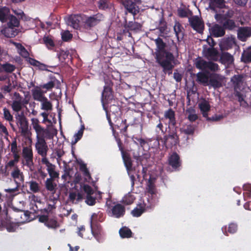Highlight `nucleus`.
Listing matches in <instances>:
<instances>
[{
  "label": "nucleus",
  "mask_w": 251,
  "mask_h": 251,
  "mask_svg": "<svg viewBox=\"0 0 251 251\" xmlns=\"http://www.w3.org/2000/svg\"><path fill=\"white\" fill-rule=\"evenodd\" d=\"M16 124L19 127L22 135L26 136L28 134V123L23 112L15 115Z\"/></svg>",
  "instance_id": "39448f33"
},
{
  "label": "nucleus",
  "mask_w": 251,
  "mask_h": 251,
  "mask_svg": "<svg viewBox=\"0 0 251 251\" xmlns=\"http://www.w3.org/2000/svg\"><path fill=\"white\" fill-rule=\"evenodd\" d=\"M3 33L8 38H12L18 33V31L15 27L8 26L2 30Z\"/></svg>",
  "instance_id": "f704fd0d"
},
{
  "label": "nucleus",
  "mask_w": 251,
  "mask_h": 251,
  "mask_svg": "<svg viewBox=\"0 0 251 251\" xmlns=\"http://www.w3.org/2000/svg\"><path fill=\"white\" fill-rule=\"evenodd\" d=\"M95 17H88L84 22H82L83 25L85 27H91L96 25L100 21Z\"/></svg>",
  "instance_id": "4c0bfd02"
},
{
  "label": "nucleus",
  "mask_w": 251,
  "mask_h": 251,
  "mask_svg": "<svg viewBox=\"0 0 251 251\" xmlns=\"http://www.w3.org/2000/svg\"><path fill=\"white\" fill-rule=\"evenodd\" d=\"M210 73L204 72H200L197 74L196 81L200 84H201L204 86H207Z\"/></svg>",
  "instance_id": "c756f323"
},
{
  "label": "nucleus",
  "mask_w": 251,
  "mask_h": 251,
  "mask_svg": "<svg viewBox=\"0 0 251 251\" xmlns=\"http://www.w3.org/2000/svg\"><path fill=\"white\" fill-rule=\"evenodd\" d=\"M45 226L49 228L55 229L59 226V224L55 219H49Z\"/></svg>",
  "instance_id": "864d4df0"
},
{
  "label": "nucleus",
  "mask_w": 251,
  "mask_h": 251,
  "mask_svg": "<svg viewBox=\"0 0 251 251\" xmlns=\"http://www.w3.org/2000/svg\"><path fill=\"white\" fill-rule=\"evenodd\" d=\"M41 162L43 164L46 165L50 178H59V174L55 170L56 166L55 165L51 163L47 158H42Z\"/></svg>",
  "instance_id": "4468645a"
},
{
  "label": "nucleus",
  "mask_w": 251,
  "mask_h": 251,
  "mask_svg": "<svg viewBox=\"0 0 251 251\" xmlns=\"http://www.w3.org/2000/svg\"><path fill=\"white\" fill-rule=\"evenodd\" d=\"M126 120H121L120 119H117L115 122L114 125V128H117L120 130V132L125 135H126L127 127L129 125H127Z\"/></svg>",
  "instance_id": "393cba45"
},
{
  "label": "nucleus",
  "mask_w": 251,
  "mask_h": 251,
  "mask_svg": "<svg viewBox=\"0 0 251 251\" xmlns=\"http://www.w3.org/2000/svg\"><path fill=\"white\" fill-rule=\"evenodd\" d=\"M111 82L103 87V90L101 94V101L103 109L106 110V105L108 104L113 99L112 88L110 86Z\"/></svg>",
  "instance_id": "6e6552de"
},
{
  "label": "nucleus",
  "mask_w": 251,
  "mask_h": 251,
  "mask_svg": "<svg viewBox=\"0 0 251 251\" xmlns=\"http://www.w3.org/2000/svg\"><path fill=\"white\" fill-rule=\"evenodd\" d=\"M3 119L6 121H8L10 123V125L11 127L13 130H15L14 125L11 123L12 122L14 121L13 115L11 114L9 110L6 107L3 108Z\"/></svg>",
  "instance_id": "58836bf2"
},
{
  "label": "nucleus",
  "mask_w": 251,
  "mask_h": 251,
  "mask_svg": "<svg viewBox=\"0 0 251 251\" xmlns=\"http://www.w3.org/2000/svg\"><path fill=\"white\" fill-rule=\"evenodd\" d=\"M55 86V83L53 81H50L48 83L44 84L41 86L42 88L46 89L47 90H50L53 88Z\"/></svg>",
  "instance_id": "338daca9"
},
{
  "label": "nucleus",
  "mask_w": 251,
  "mask_h": 251,
  "mask_svg": "<svg viewBox=\"0 0 251 251\" xmlns=\"http://www.w3.org/2000/svg\"><path fill=\"white\" fill-rule=\"evenodd\" d=\"M65 19L68 25L72 27L75 29H80L81 25H83L80 19H82V17H67Z\"/></svg>",
  "instance_id": "6ab92c4d"
},
{
  "label": "nucleus",
  "mask_w": 251,
  "mask_h": 251,
  "mask_svg": "<svg viewBox=\"0 0 251 251\" xmlns=\"http://www.w3.org/2000/svg\"><path fill=\"white\" fill-rule=\"evenodd\" d=\"M241 60L245 64L251 63V46L243 51L241 55Z\"/></svg>",
  "instance_id": "473e14b6"
},
{
  "label": "nucleus",
  "mask_w": 251,
  "mask_h": 251,
  "mask_svg": "<svg viewBox=\"0 0 251 251\" xmlns=\"http://www.w3.org/2000/svg\"><path fill=\"white\" fill-rule=\"evenodd\" d=\"M169 165L176 171L178 170L181 166V161L179 155L176 152H173L168 159Z\"/></svg>",
  "instance_id": "412c9836"
},
{
  "label": "nucleus",
  "mask_w": 251,
  "mask_h": 251,
  "mask_svg": "<svg viewBox=\"0 0 251 251\" xmlns=\"http://www.w3.org/2000/svg\"><path fill=\"white\" fill-rule=\"evenodd\" d=\"M117 141L119 150L121 152L122 159L127 173H129V172L130 171H135V168L133 167V161L130 154L124 150L123 144L120 139H117Z\"/></svg>",
  "instance_id": "20e7f679"
},
{
  "label": "nucleus",
  "mask_w": 251,
  "mask_h": 251,
  "mask_svg": "<svg viewBox=\"0 0 251 251\" xmlns=\"http://www.w3.org/2000/svg\"><path fill=\"white\" fill-rule=\"evenodd\" d=\"M119 234L122 238H128L132 236V232L129 228L125 226L119 230Z\"/></svg>",
  "instance_id": "ea45409f"
},
{
  "label": "nucleus",
  "mask_w": 251,
  "mask_h": 251,
  "mask_svg": "<svg viewBox=\"0 0 251 251\" xmlns=\"http://www.w3.org/2000/svg\"><path fill=\"white\" fill-rule=\"evenodd\" d=\"M182 29L181 25L179 23H176L174 27L176 36L178 42L181 41L184 37V34L182 31Z\"/></svg>",
  "instance_id": "e433bc0d"
},
{
  "label": "nucleus",
  "mask_w": 251,
  "mask_h": 251,
  "mask_svg": "<svg viewBox=\"0 0 251 251\" xmlns=\"http://www.w3.org/2000/svg\"><path fill=\"white\" fill-rule=\"evenodd\" d=\"M237 230V225L234 223H231L229 224L227 232L229 233L233 234L236 232Z\"/></svg>",
  "instance_id": "0e129e2a"
},
{
  "label": "nucleus",
  "mask_w": 251,
  "mask_h": 251,
  "mask_svg": "<svg viewBox=\"0 0 251 251\" xmlns=\"http://www.w3.org/2000/svg\"><path fill=\"white\" fill-rule=\"evenodd\" d=\"M7 18H10L9 21L7 23V25L13 27H18L19 25V21L17 17H0V21L2 22H5Z\"/></svg>",
  "instance_id": "72a5a7b5"
},
{
  "label": "nucleus",
  "mask_w": 251,
  "mask_h": 251,
  "mask_svg": "<svg viewBox=\"0 0 251 251\" xmlns=\"http://www.w3.org/2000/svg\"><path fill=\"white\" fill-rule=\"evenodd\" d=\"M35 149L38 153L42 157V158H47L49 149L45 139H37L35 143Z\"/></svg>",
  "instance_id": "ddd939ff"
},
{
  "label": "nucleus",
  "mask_w": 251,
  "mask_h": 251,
  "mask_svg": "<svg viewBox=\"0 0 251 251\" xmlns=\"http://www.w3.org/2000/svg\"><path fill=\"white\" fill-rule=\"evenodd\" d=\"M105 219V215L101 212L99 211L98 213H94L92 214L90 219V224H100V222H103Z\"/></svg>",
  "instance_id": "c85d7f7f"
},
{
  "label": "nucleus",
  "mask_w": 251,
  "mask_h": 251,
  "mask_svg": "<svg viewBox=\"0 0 251 251\" xmlns=\"http://www.w3.org/2000/svg\"><path fill=\"white\" fill-rule=\"evenodd\" d=\"M230 81L232 83L234 92L241 91L244 81L243 75H235L231 78Z\"/></svg>",
  "instance_id": "a211bd4d"
},
{
  "label": "nucleus",
  "mask_w": 251,
  "mask_h": 251,
  "mask_svg": "<svg viewBox=\"0 0 251 251\" xmlns=\"http://www.w3.org/2000/svg\"><path fill=\"white\" fill-rule=\"evenodd\" d=\"M191 27L199 33L203 32L204 24L201 17H188Z\"/></svg>",
  "instance_id": "1a4fd4ad"
},
{
  "label": "nucleus",
  "mask_w": 251,
  "mask_h": 251,
  "mask_svg": "<svg viewBox=\"0 0 251 251\" xmlns=\"http://www.w3.org/2000/svg\"><path fill=\"white\" fill-rule=\"evenodd\" d=\"M211 9L215 11L216 14L215 16H232L234 14H239L238 10L236 9L234 11L231 9H229L228 7L225 6V4L222 6L219 7H214L211 8Z\"/></svg>",
  "instance_id": "9b49d317"
},
{
  "label": "nucleus",
  "mask_w": 251,
  "mask_h": 251,
  "mask_svg": "<svg viewBox=\"0 0 251 251\" xmlns=\"http://www.w3.org/2000/svg\"><path fill=\"white\" fill-rule=\"evenodd\" d=\"M40 102H41V109L42 110L49 111L52 109V103L48 100L47 98H45Z\"/></svg>",
  "instance_id": "79ce46f5"
},
{
  "label": "nucleus",
  "mask_w": 251,
  "mask_h": 251,
  "mask_svg": "<svg viewBox=\"0 0 251 251\" xmlns=\"http://www.w3.org/2000/svg\"><path fill=\"white\" fill-rule=\"evenodd\" d=\"M130 126L138 128L139 131L142 132L143 130L142 117L141 116H139L138 117L134 118V120L130 124Z\"/></svg>",
  "instance_id": "a18cd8bd"
},
{
  "label": "nucleus",
  "mask_w": 251,
  "mask_h": 251,
  "mask_svg": "<svg viewBox=\"0 0 251 251\" xmlns=\"http://www.w3.org/2000/svg\"><path fill=\"white\" fill-rule=\"evenodd\" d=\"M194 110L192 108H190L186 111L187 112L189 113L188 116V119L191 122H195L198 118V115L194 113Z\"/></svg>",
  "instance_id": "6e6d98bb"
},
{
  "label": "nucleus",
  "mask_w": 251,
  "mask_h": 251,
  "mask_svg": "<svg viewBox=\"0 0 251 251\" xmlns=\"http://www.w3.org/2000/svg\"><path fill=\"white\" fill-rule=\"evenodd\" d=\"M147 191L149 193L153 195L156 193V188L154 182L151 177H150L147 183Z\"/></svg>",
  "instance_id": "49530a36"
},
{
  "label": "nucleus",
  "mask_w": 251,
  "mask_h": 251,
  "mask_svg": "<svg viewBox=\"0 0 251 251\" xmlns=\"http://www.w3.org/2000/svg\"><path fill=\"white\" fill-rule=\"evenodd\" d=\"M210 8H213V6L215 7H219L224 5V0H210ZM214 7H213L214 8Z\"/></svg>",
  "instance_id": "680f3d73"
},
{
  "label": "nucleus",
  "mask_w": 251,
  "mask_h": 251,
  "mask_svg": "<svg viewBox=\"0 0 251 251\" xmlns=\"http://www.w3.org/2000/svg\"><path fill=\"white\" fill-rule=\"evenodd\" d=\"M43 41L49 50H52L55 46V43L51 37L45 36Z\"/></svg>",
  "instance_id": "a19ab883"
},
{
  "label": "nucleus",
  "mask_w": 251,
  "mask_h": 251,
  "mask_svg": "<svg viewBox=\"0 0 251 251\" xmlns=\"http://www.w3.org/2000/svg\"><path fill=\"white\" fill-rule=\"evenodd\" d=\"M0 66H1V69L7 73H11L16 69L15 66L9 63H5L3 64L0 63Z\"/></svg>",
  "instance_id": "de8ad7c7"
},
{
  "label": "nucleus",
  "mask_w": 251,
  "mask_h": 251,
  "mask_svg": "<svg viewBox=\"0 0 251 251\" xmlns=\"http://www.w3.org/2000/svg\"><path fill=\"white\" fill-rule=\"evenodd\" d=\"M195 130V126L192 125H188L180 128V131L182 133L186 135H192L194 134Z\"/></svg>",
  "instance_id": "37998d69"
},
{
  "label": "nucleus",
  "mask_w": 251,
  "mask_h": 251,
  "mask_svg": "<svg viewBox=\"0 0 251 251\" xmlns=\"http://www.w3.org/2000/svg\"><path fill=\"white\" fill-rule=\"evenodd\" d=\"M91 231L94 237L100 242L101 241V237L103 233L102 226L100 224H90Z\"/></svg>",
  "instance_id": "aec40b11"
},
{
  "label": "nucleus",
  "mask_w": 251,
  "mask_h": 251,
  "mask_svg": "<svg viewBox=\"0 0 251 251\" xmlns=\"http://www.w3.org/2000/svg\"><path fill=\"white\" fill-rule=\"evenodd\" d=\"M17 47L19 49L20 54L24 58H26L29 57V52L21 44H17Z\"/></svg>",
  "instance_id": "603ef678"
},
{
  "label": "nucleus",
  "mask_w": 251,
  "mask_h": 251,
  "mask_svg": "<svg viewBox=\"0 0 251 251\" xmlns=\"http://www.w3.org/2000/svg\"><path fill=\"white\" fill-rule=\"evenodd\" d=\"M135 199L134 196L129 193L123 198V202L126 205H130L134 202Z\"/></svg>",
  "instance_id": "3c124183"
},
{
  "label": "nucleus",
  "mask_w": 251,
  "mask_h": 251,
  "mask_svg": "<svg viewBox=\"0 0 251 251\" xmlns=\"http://www.w3.org/2000/svg\"><path fill=\"white\" fill-rule=\"evenodd\" d=\"M11 151L13 153L19 152V150L18 149L17 143L16 139H15L12 141L11 143Z\"/></svg>",
  "instance_id": "69168bd1"
},
{
  "label": "nucleus",
  "mask_w": 251,
  "mask_h": 251,
  "mask_svg": "<svg viewBox=\"0 0 251 251\" xmlns=\"http://www.w3.org/2000/svg\"><path fill=\"white\" fill-rule=\"evenodd\" d=\"M203 53L205 57L207 58H210L211 59H215L218 54V52L217 50L214 48H209L206 50H203Z\"/></svg>",
  "instance_id": "c9c22d12"
},
{
  "label": "nucleus",
  "mask_w": 251,
  "mask_h": 251,
  "mask_svg": "<svg viewBox=\"0 0 251 251\" xmlns=\"http://www.w3.org/2000/svg\"><path fill=\"white\" fill-rule=\"evenodd\" d=\"M56 178H48L45 182V186L46 190L54 195L56 190L57 184L54 182Z\"/></svg>",
  "instance_id": "cd10ccee"
},
{
  "label": "nucleus",
  "mask_w": 251,
  "mask_h": 251,
  "mask_svg": "<svg viewBox=\"0 0 251 251\" xmlns=\"http://www.w3.org/2000/svg\"><path fill=\"white\" fill-rule=\"evenodd\" d=\"M30 190L34 193H37L40 191V186L38 183L35 181H30L28 182Z\"/></svg>",
  "instance_id": "8fccbe9b"
},
{
  "label": "nucleus",
  "mask_w": 251,
  "mask_h": 251,
  "mask_svg": "<svg viewBox=\"0 0 251 251\" xmlns=\"http://www.w3.org/2000/svg\"><path fill=\"white\" fill-rule=\"evenodd\" d=\"M22 155L25 160L26 165L31 168L33 165V155L32 149L30 147H25L23 149Z\"/></svg>",
  "instance_id": "dca6fc26"
},
{
  "label": "nucleus",
  "mask_w": 251,
  "mask_h": 251,
  "mask_svg": "<svg viewBox=\"0 0 251 251\" xmlns=\"http://www.w3.org/2000/svg\"><path fill=\"white\" fill-rule=\"evenodd\" d=\"M199 107L203 117L206 118L207 121H218L222 118V116L215 115L211 118L208 117V112L210 109V105L207 100H204L199 103Z\"/></svg>",
  "instance_id": "423d86ee"
},
{
  "label": "nucleus",
  "mask_w": 251,
  "mask_h": 251,
  "mask_svg": "<svg viewBox=\"0 0 251 251\" xmlns=\"http://www.w3.org/2000/svg\"><path fill=\"white\" fill-rule=\"evenodd\" d=\"M178 16H192L191 11L186 7H180L177 10Z\"/></svg>",
  "instance_id": "5fc2aeb1"
},
{
  "label": "nucleus",
  "mask_w": 251,
  "mask_h": 251,
  "mask_svg": "<svg viewBox=\"0 0 251 251\" xmlns=\"http://www.w3.org/2000/svg\"><path fill=\"white\" fill-rule=\"evenodd\" d=\"M31 92L33 98L35 100L41 101L46 98L44 95V92L38 86L32 89Z\"/></svg>",
  "instance_id": "7c9ffc66"
},
{
  "label": "nucleus",
  "mask_w": 251,
  "mask_h": 251,
  "mask_svg": "<svg viewBox=\"0 0 251 251\" xmlns=\"http://www.w3.org/2000/svg\"><path fill=\"white\" fill-rule=\"evenodd\" d=\"M195 65L197 69L206 73H209V71L216 72L220 70L217 63L212 61H207L201 58L196 59Z\"/></svg>",
  "instance_id": "7ed1b4c3"
},
{
  "label": "nucleus",
  "mask_w": 251,
  "mask_h": 251,
  "mask_svg": "<svg viewBox=\"0 0 251 251\" xmlns=\"http://www.w3.org/2000/svg\"><path fill=\"white\" fill-rule=\"evenodd\" d=\"M31 121L33 128L37 134L36 139H45L46 135L49 133V130L39 125V121L37 119H32Z\"/></svg>",
  "instance_id": "f8f14e48"
},
{
  "label": "nucleus",
  "mask_w": 251,
  "mask_h": 251,
  "mask_svg": "<svg viewBox=\"0 0 251 251\" xmlns=\"http://www.w3.org/2000/svg\"><path fill=\"white\" fill-rule=\"evenodd\" d=\"M175 112L172 109L169 108L164 112V117L162 118L161 121L164 119H168V129L172 128L171 126H175L176 125V121L175 117Z\"/></svg>",
  "instance_id": "f3484780"
},
{
  "label": "nucleus",
  "mask_w": 251,
  "mask_h": 251,
  "mask_svg": "<svg viewBox=\"0 0 251 251\" xmlns=\"http://www.w3.org/2000/svg\"><path fill=\"white\" fill-rule=\"evenodd\" d=\"M83 190L86 194V195H93L94 193V191L93 188L88 184L84 185Z\"/></svg>",
  "instance_id": "e2e57ef3"
},
{
  "label": "nucleus",
  "mask_w": 251,
  "mask_h": 251,
  "mask_svg": "<svg viewBox=\"0 0 251 251\" xmlns=\"http://www.w3.org/2000/svg\"><path fill=\"white\" fill-rule=\"evenodd\" d=\"M224 79V77L220 74L215 72L210 73L207 86L213 87L215 89L219 88L222 86Z\"/></svg>",
  "instance_id": "0eeeda50"
},
{
  "label": "nucleus",
  "mask_w": 251,
  "mask_h": 251,
  "mask_svg": "<svg viewBox=\"0 0 251 251\" xmlns=\"http://www.w3.org/2000/svg\"><path fill=\"white\" fill-rule=\"evenodd\" d=\"M211 34L215 37L223 36L225 34V30L223 26L215 24L210 29Z\"/></svg>",
  "instance_id": "bb28decb"
},
{
  "label": "nucleus",
  "mask_w": 251,
  "mask_h": 251,
  "mask_svg": "<svg viewBox=\"0 0 251 251\" xmlns=\"http://www.w3.org/2000/svg\"><path fill=\"white\" fill-rule=\"evenodd\" d=\"M85 201L88 205H94L96 203V198L92 195H86Z\"/></svg>",
  "instance_id": "4d7b16f0"
},
{
  "label": "nucleus",
  "mask_w": 251,
  "mask_h": 251,
  "mask_svg": "<svg viewBox=\"0 0 251 251\" xmlns=\"http://www.w3.org/2000/svg\"><path fill=\"white\" fill-rule=\"evenodd\" d=\"M217 20H219L221 19V18L223 17H215ZM224 19L223 21V26L225 29H227L229 30H232L234 29L236 27H237L235 21L233 20L230 19L228 18L229 17H224Z\"/></svg>",
  "instance_id": "4be33fe9"
},
{
  "label": "nucleus",
  "mask_w": 251,
  "mask_h": 251,
  "mask_svg": "<svg viewBox=\"0 0 251 251\" xmlns=\"http://www.w3.org/2000/svg\"><path fill=\"white\" fill-rule=\"evenodd\" d=\"M141 3V0H126L123 3L127 11L133 15H135L139 12V8L136 4Z\"/></svg>",
  "instance_id": "9d476101"
},
{
  "label": "nucleus",
  "mask_w": 251,
  "mask_h": 251,
  "mask_svg": "<svg viewBox=\"0 0 251 251\" xmlns=\"http://www.w3.org/2000/svg\"><path fill=\"white\" fill-rule=\"evenodd\" d=\"M133 18L134 20L133 21H129L128 23H127L126 20H125L126 22V24L125 25L126 27L130 30L136 32L141 30L142 24L135 21L136 19H138V17L136 18H135V17H133Z\"/></svg>",
  "instance_id": "a878e982"
},
{
  "label": "nucleus",
  "mask_w": 251,
  "mask_h": 251,
  "mask_svg": "<svg viewBox=\"0 0 251 251\" xmlns=\"http://www.w3.org/2000/svg\"><path fill=\"white\" fill-rule=\"evenodd\" d=\"M61 38L63 41L68 42L72 39L73 35L68 30H66L62 33Z\"/></svg>",
  "instance_id": "13d9d810"
},
{
  "label": "nucleus",
  "mask_w": 251,
  "mask_h": 251,
  "mask_svg": "<svg viewBox=\"0 0 251 251\" xmlns=\"http://www.w3.org/2000/svg\"><path fill=\"white\" fill-rule=\"evenodd\" d=\"M176 128L177 127H175L168 129L167 133L164 134L163 138H161V142L167 149H172L179 143V138Z\"/></svg>",
  "instance_id": "f03ea898"
},
{
  "label": "nucleus",
  "mask_w": 251,
  "mask_h": 251,
  "mask_svg": "<svg viewBox=\"0 0 251 251\" xmlns=\"http://www.w3.org/2000/svg\"><path fill=\"white\" fill-rule=\"evenodd\" d=\"M12 177L16 180L18 179L21 181H24V176L23 173L21 172L20 169L16 167L11 173Z\"/></svg>",
  "instance_id": "c03bdc74"
},
{
  "label": "nucleus",
  "mask_w": 251,
  "mask_h": 251,
  "mask_svg": "<svg viewBox=\"0 0 251 251\" xmlns=\"http://www.w3.org/2000/svg\"><path fill=\"white\" fill-rule=\"evenodd\" d=\"M112 215L116 218H119L124 216L126 209L124 205L120 203L115 205L111 209Z\"/></svg>",
  "instance_id": "5701e85b"
},
{
  "label": "nucleus",
  "mask_w": 251,
  "mask_h": 251,
  "mask_svg": "<svg viewBox=\"0 0 251 251\" xmlns=\"http://www.w3.org/2000/svg\"><path fill=\"white\" fill-rule=\"evenodd\" d=\"M108 0H99L98 6L100 9L105 10L108 8Z\"/></svg>",
  "instance_id": "bf43d9fd"
},
{
  "label": "nucleus",
  "mask_w": 251,
  "mask_h": 251,
  "mask_svg": "<svg viewBox=\"0 0 251 251\" xmlns=\"http://www.w3.org/2000/svg\"><path fill=\"white\" fill-rule=\"evenodd\" d=\"M11 107L12 110L18 113L20 111L23 107V103L21 100H14L11 104Z\"/></svg>",
  "instance_id": "09e8293b"
},
{
  "label": "nucleus",
  "mask_w": 251,
  "mask_h": 251,
  "mask_svg": "<svg viewBox=\"0 0 251 251\" xmlns=\"http://www.w3.org/2000/svg\"><path fill=\"white\" fill-rule=\"evenodd\" d=\"M154 41L156 46L154 53L156 62L163 68L164 72L171 74L175 67L172 64L175 60L174 55L165 49L166 44L162 38L158 37Z\"/></svg>",
  "instance_id": "f257e3e1"
},
{
  "label": "nucleus",
  "mask_w": 251,
  "mask_h": 251,
  "mask_svg": "<svg viewBox=\"0 0 251 251\" xmlns=\"http://www.w3.org/2000/svg\"><path fill=\"white\" fill-rule=\"evenodd\" d=\"M159 27L161 32H164L167 29V23L165 21L164 17H161V18L159 21Z\"/></svg>",
  "instance_id": "052dcab7"
},
{
  "label": "nucleus",
  "mask_w": 251,
  "mask_h": 251,
  "mask_svg": "<svg viewBox=\"0 0 251 251\" xmlns=\"http://www.w3.org/2000/svg\"><path fill=\"white\" fill-rule=\"evenodd\" d=\"M220 61L222 64L231 65L234 62V58L229 52H223L221 54Z\"/></svg>",
  "instance_id": "2f4dec72"
},
{
  "label": "nucleus",
  "mask_w": 251,
  "mask_h": 251,
  "mask_svg": "<svg viewBox=\"0 0 251 251\" xmlns=\"http://www.w3.org/2000/svg\"><path fill=\"white\" fill-rule=\"evenodd\" d=\"M154 207V204H151L150 205H146L144 204L143 206L142 204H138V206L134 208L131 211V214L133 217H140L145 211V207L146 208L152 209Z\"/></svg>",
  "instance_id": "b1692460"
},
{
  "label": "nucleus",
  "mask_w": 251,
  "mask_h": 251,
  "mask_svg": "<svg viewBox=\"0 0 251 251\" xmlns=\"http://www.w3.org/2000/svg\"><path fill=\"white\" fill-rule=\"evenodd\" d=\"M251 37V27H239L237 30V38L242 42H246Z\"/></svg>",
  "instance_id": "2eb2a0df"
},
{
  "label": "nucleus",
  "mask_w": 251,
  "mask_h": 251,
  "mask_svg": "<svg viewBox=\"0 0 251 251\" xmlns=\"http://www.w3.org/2000/svg\"><path fill=\"white\" fill-rule=\"evenodd\" d=\"M10 10L8 7H3L0 8V16H13L9 14Z\"/></svg>",
  "instance_id": "774afa93"
}]
</instances>
